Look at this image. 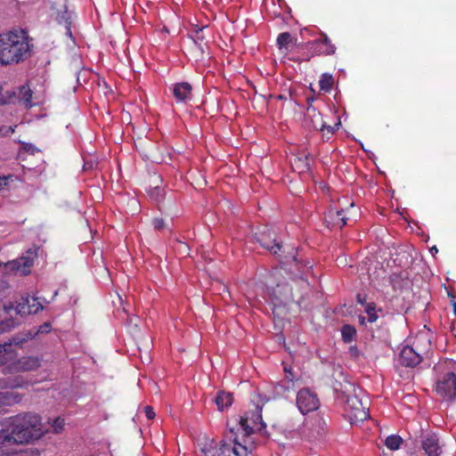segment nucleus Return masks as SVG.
<instances>
[{
    "label": "nucleus",
    "instance_id": "f257e3e1",
    "mask_svg": "<svg viewBox=\"0 0 456 456\" xmlns=\"http://www.w3.org/2000/svg\"><path fill=\"white\" fill-rule=\"evenodd\" d=\"M0 444H24L38 439L42 434L41 418L34 413H23L2 421Z\"/></svg>",
    "mask_w": 456,
    "mask_h": 456
},
{
    "label": "nucleus",
    "instance_id": "f03ea898",
    "mask_svg": "<svg viewBox=\"0 0 456 456\" xmlns=\"http://www.w3.org/2000/svg\"><path fill=\"white\" fill-rule=\"evenodd\" d=\"M29 54L27 38L17 32L0 34V64L18 63Z\"/></svg>",
    "mask_w": 456,
    "mask_h": 456
},
{
    "label": "nucleus",
    "instance_id": "7ed1b4c3",
    "mask_svg": "<svg viewBox=\"0 0 456 456\" xmlns=\"http://www.w3.org/2000/svg\"><path fill=\"white\" fill-rule=\"evenodd\" d=\"M255 240L260 246L272 254L279 256L283 264L296 263L297 264V250L290 246L284 247L281 242L277 240L276 233L273 231L265 229L255 234Z\"/></svg>",
    "mask_w": 456,
    "mask_h": 456
},
{
    "label": "nucleus",
    "instance_id": "20e7f679",
    "mask_svg": "<svg viewBox=\"0 0 456 456\" xmlns=\"http://www.w3.org/2000/svg\"><path fill=\"white\" fill-rule=\"evenodd\" d=\"M230 439L232 441L233 445L221 441L219 447L216 446L214 440L207 442L201 448V452L204 456H248V450L245 445H242L237 436H233V429H230Z\"/></svg>",
    "mask_w": 456,
    "mask_h": 456
},
{
    "label": "nucleus",
    "instance_id": "39448f33",
    "mask_svg": "<svg viewBox=\"0 0 456 456\" xmlns=\"http://www.w3.org/2000/svg\"><path fill=\"white\" fill-rule=\"evenodd\" d=\"M446 371L442 373L436 379V392L446 401H453L456 399V374L452 370L451 365H456L452 361L444 362Z\"/></svg>",
    "mask_w": 456,
    "mask_h": 456
},
{
    "label": "nucleus",
    "instance_id": "423d86ee",
    "mask_svg": "<svg viewBox=\"0 0 456 456\" xmlns=\"http://www.w3.org/2000/svg\"><path fill=\"white\" fill-rule=\"evenodd\" d=\"M33 339H35V333L32 332L31 329H28L14 334L8 342L0 344V364H6L8 360L12 358L11 348L12 346L23 349Z\"/></svg>",
    "mask_w": 456,
    "mask_h": 456
},
{
    "label": "nucleus",
    "instance_id": "0eeeda50",
    "mask_svg": "<svg viewBox=\"0 0 456 456\" xmlns=\"http://www.w3.org/2000/svg\"><path fill=\"white\" fill-rule=\"evenodd\" d=\"M42 361L43 358L39 355H24L9 364H4L3 372L12 374L34 371L41 366Z\"/></svg>",
    "mask_w": 456,
    "mask_h": 456
},
{
    "label": "nucleus",
    "instance_id": "6e6552de",
    "mask_svg": "<svg viewBox=\"0 0 456 456\" xmlns=\"http://www.w3.org/2000/svg\"><path fill=\"white\" fill-rule=\"evenodd\" d=\"M297 300L289 283L277 284L273 290V314H281L286 305Z\"/></svg>",
    "mask_w": 456,
    "mask_h": 456
},
{
    "label": "nucleus",
    "instance_id": "1a4fd4ad",
    "mask_svg": "<svg viewBox=\"0 0 456 456\" xmlns=\"http://www.w3.org/2000/svg\"><path fill=\"white\" fill-rule=\"evenodd\" d=\"M240 428L243 435L248 436L255 431H261L265 428L262 419V408L255 405L253 411H246L240 419Z\"/></svg>",
    "mask_w": 456,
    "mask_h": 456
},
{
    "label": "nucleus",
    "instance_id": "9d476101",
    "mask_svg": "<svg viewBox=\"0 0 456 456\" xmlns=\"http://www.w3.org/2000/svg\"><path fill=\"white\" fill-rule=\"evenodd\" d=\"M356 216L354 203H351L350 208L347 209H337L330 208L324 216V221L329 228L344 227L347 221Z\"/></svg>",
    "mask_w": 456,
    "mask_h": 456
},
{
    "label": "nucleus",
    "instance_id": "9b49d317",
    "mask_svg": "<svg viewBox=\"0 0 456 456\" xmlns=\"http://www.w3.org/2000/svg\"><path fill=\"white\" fill-rule=\"evenodd\" d=\"M346 409L349 411L350 418L355 421H362L369 417L367 400L363 402L355 388L353 394L346 396Z\"/></svg>",
    "mask_w": 456,
    "mask_h": 456
},
{
    "label": "nucleus",
    "instance_id": "f8f14e48",
    "mask_svg": "<svg viewBox=\"0 0 456 456\" xmlns=\"http://www.w3.org/2000/svg\"><path fill=\"white\" fill-rule=\"evenodd\" d=\"M319 399L309 388H302L297 395V405L302 414H306L319 408Z\"/></svg>",
    "mask_w": 456,
    "mask_h": 456
},
{
    "label": "nucleus",
    "instance_id": "ddd939ff",
    "mask_svg": "<svg viewBox=\"0 0 456 456\" xmlns=\"http://www.w3.org/2000/svg\"><path fill=\"white\" fill-rule=\"evenodd\" d=\"M307 47L312 51L314 55H333L336 53L337 47L332 44L330 38L324 33H322L321 37L307 43Z\"/></svg>",
    "mask_w": 456,
    "mask_h": 456
},
{
    "label": "nucleus",
    "instance_id": "4468645a",
    "mask_svg": "<svg viewBox=\"0 0 456 456\" xmlns=\"http://www.w3.org/2000/svg\"><path fill=\"white\" fill-rule=\"evenodd\" d=\"M43 309V305L38 297L26 296L21 297L17 302L15 311L20 315L35 314Z\"/></svg>",
    "mask_w": 456,
    "mask_h": 456
},
{
    "label": "nucleus",
    "instance_id": "2eb2a0df",
    "mask_svg": "<svg viewBox=\"0 0 456 456\" xmlns=\"http://www.w3.org/2000/svg\"><path fill=\"white\" fill-rule=\"evenodd\" d=\"M305 125L314 130H320L325 134V122L322 119V116L314 107L308 106L305 114Z\"/></svg>",
    "mask_w": 456,
    "mask_h": 456
},
{
    "label": "nucleus",
    "instance_id": "dca6fc26",
    "mask_svg": "<svg viewBox=\"0 0 456 456\" xmlns=\"http://www.w3.org/2000/svg\"><path fill=\"white\" fill-rule=\"evenodd\" d=\"M172 94L176 103L186 104L192 99V86L188 82H179L173 85Z\"/></svg>",
    "mask_w": 456,
    "mask_h": 456
},
{
    "label": "nucleus",
    "instance_id": "f3484780",
    "mask_svg": "<svg viewBox=\"0 0 456 456\" xmlns=\"http://www.w3.org/2000/svg\"><path fill=\"white\" fill-rule=\"evenodd\" d=\"M422 362V358L411 346H404L399 354V362L405 367L413 368Z\"/></svg>",
    "mask_w": 456,
    "mask_h": 456
},
{
    "label": "nucleus",
    "instance_id": "a211bd4d",
    "mask_svg": "<svg viewBox=\"0 0 456 456\" xmlns=\"http://www.w3.org/2000/svg\"><path fill=\"white\" fill-rule=\"evenodd\" d=\"M421 448L427 456H440L442 447L436 434H428L421 441Z\"/></svg>",
    "mask_w": 456,
    "mask_h": 456
},
{
    "label": "nucleus",
    "instance_id": "6ab92c4d",
    "mask_svg": "<svg viewBox=\"0 0 456 456\" xmlns=\"http://www.w3.org/2000/svg\"><path fill=\"white\" fill-rule=\"evenodd\" d=\"M411 346L423 359L428 355L431 348V342L425 335H419L415 338Z\"/></svg>",
    "mask_w": 456,
    "mask_h": 456
},
{
    "label": "nucleus",
    "instance_id": "aec40b11",
    "mask_svg": "<svg viewBox=\"0 0 456 456\" xmlns=\"http://www.w3.org/2000/svg\"><path fill=\"white\" fill-rule=\"evenodd\" d=\"M310 159V155L295 157L293 161L291 162L292 168L295 171H297L299 174L309 172L311 168Z\"/></svg>",
    "mask_w": 456,
    "mask_h": 456
},
{
    "label": "nucleus",
    "instance_id": "412c9836",
    "mask_svg": "<svg viewBox=\"0 0 456 456\" xmlns=\"http://www.w3.org/2000/svg\"><path fill=\"white\" fill-rule=\"evenodd\" d=\"M21 399L22 396L15 391L0 392V407L18 403Z\"/></svg>",
    "mask_w": 456,
    "mask_h": 456
},
{
    "label": "nucleus",
    "instance_id": "4be33fe9",
    "mask_svg": "<svg viewBox=\"0 0 456 456\" xmlns=\"http://www.w3.org/2000/svg\"><path fill=\"white\" fill-rule=\"evenodd\" d=\"M232 394L224 391L218 392L215 398V403L217 406V409L221 411L228 409L232 405Z\"/></svg>",
    "mask_w": 456,
    "mask_h": 456
},
{
    "label": "nucleus",
    "instance_id": "5701e85b",
    "mask_svg": "<svg viewBox=\"0 0 456 456\" xmlns=\"http://www.w3.org/2000/svg\"><path fill=\"white\" fill-rule=\"evenodd\" d=\"M293 38L289 32H282L277 37V46L284 54L288 53L289 46L292 43Z\"/></svg>",
    "mask_w": 456,
    "mask_h": 456
},
{
    "label": "nucleus",
    "instance_id": "b1692460",
    "mask_svg": "<svg viewBox=\"0 0 456 456\" xmlns=\"http://www.w3.org/2000/svg\"><path fill=\"white\" fill-rule=\"evenodd\" d=\"M27 382L21 377L7 378L0 380V387L3 388L22 387Z\"/></svg>",
    "mask_w": 456,
    "mask_h": 456
},
{
    "label": "nucleus",
    "instance_id": "393cba45",
    "mask_svg": "<svg viewBox=\"0 0 456 456\" xmlns=\"http://www.w3.org/2000/svg\"><path fill=\"white\" fill-rule=\"evenodd\" d=\"M32 95L33 92L28 86L24 85L20 87V101L28 109H30L34 106V104L31 102Z\"/></svg>",
    "mask_w": 456,
    "mask_h": 456
},
{
    "label": "nucleus",
    "instance_id": "a878e982",
    "mask_svg": "<svg viewBox=\"0 0 456 456\" xmlns=\"http://www.w3.org/2000/svg\"><path fill=\"white\" fill-rule=\"evenodd\" d=\"M334 84V79L331 74L323 73L319 80L320 89L325 93H329Z\"/></svg>",
    "mask_w": 456,
    "mask_h": 456
},
{
    "label": "nucleus",
    "instance_id": "bb28decb",
    "mask_svg": "<svg viewBox=\"0 0 456 456\" xmlns=\"http://www.w3.org/2000/svg\"><path fill=\"white\" fill-rule=\"evenodd\" d=\"M356 335V330L354 326L345 324L341 329L342 339L345 343H350Z\"/></svg>",
    "mask_w": 456,
    "mask_h": 456
},
{
    "label": "nucleus",
    "instance_id": "cd10ccee",
    "mask_svg": "<svg viewBox=\"0 0 456 456\" xmlns=\"http://www.w3.org/2000/svg\"><path fill=\"white\" fill-rule=\"evenodd\" d=\"M403 444V439L400 436L391 435L385 440V445L391 451L398 450Z\"/></svg>",
    "mask_w": 456,
    "mask_h": 456
},
{
    "label": "nucleus",
    "instance_id": "c85d7f7f",
    "mask_svg": "<svg viewBox=\"0 0 456 456\" xmlns=\"http://www.w3.org/2000/svg\"><path fill=\"white\" fill-rule=\"evenodd\" d=\"M378 312H382V309H376V304L371 302L366 305L365 313L367 314L368 322L373 323L379 319Z\"/></svg>",
    "mask_w": 456,
    "mask_h": 456
},
{
    "label": "nucleus",
    "instance_id": "c756f323",
    "mask_svg": "<svg viewBox=\"0 0 456 456\" xmlns=\"http://www.w3.org/2000/svg\"><path fill=\"white\" fill-rule=\"evenodd\" d=\"M3 88L0 85V105H5L14 102L17 98V94L14 91H5L2 93Z\"/></svg>",
    "mask_w": 456,
    "mask_h": 456
},
{
    "label": "nucleus",
    "instance_id": "7c9ffc66",
    "mask_svg": "<svg viewBox=\"0 0 456 456\" xmlns=\"http://www.w3.org/2000/svg\"><path fill=\"white\" fill-rule=\"evenodd\" d=\"M15 265L18 270L20 269L21 272L26 274L29 273V268L33 265V260L28 257H21L16 261Z\"/></svg>",
    "mask_w": 456,
    "mask_h": 456
},
{
    "label": "nucleus",
    "instance_id": "2f4dec72",
    "mask_svg": "<svg viewBox=\"0 0 456 456\" xmlns=\"http://www.w3.org/2000/svg\"><path fill=\"white\" fill-rule=\"evenodd\" d=\"M8 456H40V452L37 448L31 447L14 453H10L8 452Z\"/></svg>",
    "mask_w": 456,
    "mask_h": 456
},
{
    "label": "nucleus",
    "instance_id": "473e14b6",
    "mask_svg": "<svg viewBox=\"0 0 456 456\" xmlns=\"http://www.w3.org/2000/svg\"><path fill=\"white\" fill-rule=\"evenodd\" d=\"M150 197L157 201L162 200L164 198V190L159 186L151 187L148 191Z\"/></svg>",
    "mask_w": 456,
    "mask_h": 456
},
{
    "label": "nucleus",
    "instance_id": "72a5a7b5",
    "mask_svg": "<svg viewBox=\"0 0 456 456\" xmlns=\"http://www.w3.org/2000/svg\"><path fill=\"white\" fill-rule=\"evenodd\" d=\"M51 329H52V325L50 322H44L42 325H40L39 327H33L31 328V330L33 333H35V338L39 335V334H47L51 331Z\"/></svg>",
    "mask_w": 456,
    "mask_h": 456
},
{
    "label": "nucleus",
    "instance_id": "f704fd0d",
    "mask_svg": "<svg viewBox=\"0 0 456 456\" xmlns=\"http://www.w3.org/2000/svg\"><path fill=\"white\" fill-rule=\"evenodd\" d=\"M65 426V421L63 419L56 418L53 422V429L55 434L61 433Z\"/></svg>",
    "mask_w": 456,
    "mask_h": 456
},
{
    "label": "nucleus",
    "instance_id": "c9c22d12",
    "mask_svg": "<svg viewBox=\"0 0 456 456\" xmlns=\"http://www.w3.org/2000/svg\"><path fill=\"white\" fill-rule=\"evenodd\" d=\"M152 224L154 226V229L157 231H160V230L164 229V227H165V222L162 218L153 219Z\"/></svg>",
    "mask_w": 456,
    "mask_h": 456
},
{
    "label": "nucleus",
    "instance_id": "e433bc0d",
    "mask_svg": "<svg viewBox=\"0 0 456 456\" xmlns=\"http://www.w3.org/2000/svg\"><path fill=\"white\" fill-rule=\"evenodd\" d=\"M322 425V420L321 419H314L313 420H310V421H307L305 424V428H312L314 427H321Z\"/></svg>",
    "mask_w": 456,
    "mask_h": 456
},
{
    "label": "nucleus",
    "instance_id": "4c0bfd02",
    "mask_svg": "<svg viewBox=\"0 0 456 456\" xmlns=\"http://www.w3.org/2000/svg\"><path fill=\"white\" fill-rule=\"evenodd\" d=\"M144 412H145V415H146L147 419H154L155 412H154L153 408L151 406H146L144 408Z\"/></svg>",
    "mask_w": 456,
    "mask_h": 456
},
{
    "label": "nucleus",
    "instance_id": "58836bf2",
    "mask_svg": "<svg viewBox=\"0 0 456 456\" xmlns=\"http://www.w3.org/2000/svg\"><path fill=\"white\" fill-rule=\"evenodd\" d=\"M349 353L354 358L358 357L360 354V352H359L357 346H351L349 347Z\"/></svg>",
    "mask_w": 456,
    "mask_h": 456
},
{
    "label": "nucleus",
    "instance_id": "ea45409f",
    "mask_svg": "<svg viewBox=\"0 0 456 456\" xmlns=\"http://www.w3.org/2000/svg\"><path fill=\"white\" fill-rule=\"evenodd\" d=\"M61 19L64 20V24H65V28H66V30H67V34L71 35V30H70V24H71V22L69 20V18H65L64 15H62Z\"/></svg>",
    "mask_w": 456,
    "mask_h": 456
},
{
    "label": "nucleus",
    "instance_id": "a19ab883",
    "mask_svg": "<svg viewBox=\"0 0 456 456\" xmlns=\"http://www.w3.org/2000/svg\"><path fill=\"white\" fill-rule=\"evenodd\" d=\"M6 444H0V456H8V450L5 449Z\"/></svg>",
    "mask_w": 456,
    "mask_h": 456
},
{
    "label": "nucleus",
    "instance_id": "79ce46f5",
    "mask_svg": "<svg viewBox=\"0 0 456 456\" xmlns=\"http://www.w3.org/2000/svg\"><path fill=\"white\" fill-rule=\"evenodd\" d=\"M7 184V177L0 176V190H2Z\"/></svg>",
    "mask_w": 456,
    "mask_h": 456
},
{
    "label": "nucleus",
    "instance_id": "37998d69",
    "mask_svg": "<svg viewBox=\"0 0 456 456\" xmlns=\"http://www.w3.org/2000/svg\"><path fill=\"white\" fill-rule=\"evenodd\" d=\"M336 128L335 126H327L325 124V131H327V134H332L335 132Z\"/></svg>",
    "mask_w": 456,
    "mask_h": 456
},
{
    "label": "nucleus",
    "instance_id": "c03bdc74",
    "mask_svg": "<svg viewBox=\"0 0 456 456\" xmlns=\"http://www.w3.org/2000/svg\"><path fill=\"white\" fill-rule=\"evenodd\" d=\"M201 34H202V28L196 32L197 39L203 41L204 37Z\"/></svg>",
    "mask_w": 456,
    "mask_h": 456
},
{
    "label": "nucleus",
    "instance_id": "a18cd8bd",
    "mask_svg": "<svg viewBox=\"0 0 456 456\" xmlns=\"http://www.w3.org/2000/svg\"><path fill=\"white\" fill-rule=\"evenodd\" d=\"M357 302L360 303L361 305H363L365 303V299L362 298L360 295L357 296Z\"/></svg>",
    "mask_w": 456,
    "mask_h": 456
},
{
    "label": "nucleus",
    "instance_id": "49530a36",
    "mask_svg": "<svg viewBox=\"0 0 456 456\" xmlns=\"http://www.w3.org/2000/svg\"><path fill=\"white\" fill-rule=\"evenodd\" d=\"M300 280H301V282L302 284L305 286V287H307L308 286V282L305 279H304L302 276H300Z\"/></svg>",
    "mask_w": 456,
    "mask_h": 456
},
{
    "label": "nucleus",
    "instance_id": "de8ad7c7",
    "mask_svg": "<svg viewBox=\"0 0 456 456\" xmlns=\"http://www.w3.org/2000/svg\"><path fill=\"white\" fill-rule=\"evenodd\" d=\"M12 308H13L12 305H10V306L4 305V309L5 312H7L8 310L12 309Z\"/></svg>",
    "mask_w": 456,
    "mask_h": 456
},
{
    "label": "nucleus",
    "instance_id": "09e8293b",
    "mask_svg": "<svg viewBox=\"0 0 456 456\" xmlns=\"http://www.w3.org/2000/svg\"><path fill=\"white\" fill-rule=\"evenodd\" d=\"M361 323H364L365 318L363 316L359 317Z\"/></svg>",
    "mask_w": 456,
    "mask_h": 456
},
{
    "label": "nucleus",
    "instance_id": "8fccbe9b",
    "mask_svg": "<svg viewBox=\"0 0 456 456\" xmlns=\"http://www.w3.org/2000/svg\"><path fill=\"white\" fill-rule=\"evenodd\" d=\"M453 313L456 315V301L453 304Z\"/></svg>",
    "mask_w": 456,
    "mask_h": 456
},
{
    "label": "nucleus",
    "instance_id": "3c124183",
    "mask_svg": "<svg viewBox=\"0 0 456 456\" xmlns=\"http://www.w3.org/2000/svg\"><path fill=\"white\" fill-rule=\"evenodd\" d=\"M283 98H284V96H283V95H281V94H280V95H278V96H277V99H279V100H282Z\"/></svg>",
    "mask_w": 456,
    "mask_h": 456
},
{
    "label": "nucleus",
    "instance_id": "603ef678",
    "mask_svg": "<svg viewBox=\"0 0 456 456\" xmlns=\"http://www.w3.org/2000/svg\"><path fill=\"white\" fill-rule=\"evenodd\" d=\"M199 48L200 49V51L203 53V48H202V45L200 44H199Z\"/></svg>",
    "mask_w": 456,
    "mask_h": 456
},
{
    "label": "nucleus",
    "instance_id": "864d4df0",
    "mask_svg": "<svg viewBox=\"0 0 456 456\" xmlns=\"http://www.w3.org/2000/svg\"><path fill=\"white\" fill-rule=\"evenodd\" d=\"M431 250L436 251V252H437V251H438V250H437V248H436V247H433V248H431Z\"/></svg>",
    "mask_w": 456,
    "mask_h": 456
},
{
    "label": "nucleus",
    "instance_id": "5fc2aeb1",
    "mask_svg": "<svg viewBox=\"0 0 456 456\" xmlns=\"http://www.w3.org/2000/svg\"><path fill=\"white\" fill-rule=\"evenodd\" d=\"M305 268H312V265L307 266V265H305Z\"/></svg>",
    "mask_w": 456,
    "mask_h": 456
},
{
    "label": "nucleus",
    "instance_id": "6e6d98bb",
    "mask_svg": "<svg viewBox=\"0 0 456 456\" xmlns=\"http://www.w3.org/2000/svg\"><path fill=\"white\" fill-rule=\"evenodd\" d=\"M310 438H316V436L314 435H311Z\"/></svg>",
    "mask_w": 456,
    "mask_h": 456
}]
</instances>
